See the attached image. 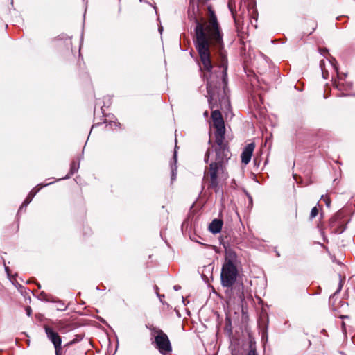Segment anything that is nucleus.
I'll list each match as a JSON object with an SVG mask.
<instances>
[{
  "instance_id": "1",
  "label": "nucleus",
  "mask_w": 355,
  "mask_h": 355,
  "mask_svg": "<svg viewBox=\"0 0 355 355\" xmlns=\"http://www.w3.org/2000/svg\"><path fill=\"white\" fill-rule=\"evenodd\" d=\"M220 57V63L219 65L214 67L211 64V68L209 70L203 69L202 62L200 64V69L203 73V77L207 80V90L208 94V101L211 110L216 107L217 100L216 98V90L218 85H220L222 80L224 85H226V71L227 69V60L225 52L219 53ZM200 62H202L200 60ZM211 119L213 125L216 128L215 133L216 141L219 144L222 142V139L225 138V128L224 121L220 112L216 109L211 112Z\"/></svg>"
},
{
  "instance_id": "13",
  "label": "nucleus",
  "mask_w": 355,
  "mask_h": 355,
  "mask_svg": "<svg viewBox=\"0 0 355 355\" xmlns=\"http://www.w3.org/2000/svg\"><path fill=\"white\" fill-rule=\"evenodd\" d=\"M32 200L33 198L28 195V196L22 203L21 206L20 207L19 209L21 210L24 207H26L32 201Z\"/></svg>"
},
{
  "instance_id": "2",
  "label": "nucleus",
  "mask_w": 355,
  "mask_h": 355,
  "mask_svg": "<svg viewBox=\"0 0 355 355\" xmlns=\"http://www.w3.org/2000/svg\"><path fill=\"white\" fill-rule=\"evenodd\" d=\"M237 265L236 254L232 252H227L220 273V281L223 287L230 288L235 284L239 275Z\"/></svg>"
},
{
  "instance_id": "23",
  "label": "nucleus",
  "mask_w": 355,
  "mask_h": 355,
  "mask_svg": "<svg viewBox=\"0 0 355 355\" xmlns=\"http://www.w3.org/2000/svg\"><path fill=\"white\" fill-rule=\"evenodd\" d=\"M58 309H60V310H64L65 307H64V304H62V307L58 308Z\"/></svg>"
},
{
  "instance_id": "8",
  "label": "nucleus",
  "mask_w": 355,
  "mask_h": 355,
  "mask_svg": "<svg viewBox=\"0 0 355 355\" xmlns=\"http://www.w3.org/2000/svg\"><path fill=\"white\" fill-rule=\"evenodd\" d=\"M345 74L338 73V80H335L334 85L338 90H347L352 87L350 83L345 82Z\"/></svg>"
},
{
  "instance_id": "22",
  "label": "nucleus",
  "mask_w": 355,
  "mask_h": 355,
  "mask_svg": "<svg viewBox=\"0 0 355 355\" xmlns=\"http://www.w3.org/2000/svg\"><path fill=\"white\" fill-rule=\"evenodd\" d=\"M341 288H342V283H341V282H340L338 289L337 292H339L341 290Z\"/></svg>"
},
{
  "instance_id": "19",
  "label": "nucleus",
  "mask_w": 355,
  "mask_h": 355,
  "mask_svg": "<svg viewBox=\"0 0 355 355\" xmlns=\"http://www.w3.org/2000/svg\"><path fill=\"white\" fill-rule=\"evenodd\" d=\"M26 312L28 316H31L32 313V309L30 306L26 307Z\"/></svg>"
},
{
  "instance_id": "3",
  "label": "nucleus",
  "mask_w": 355,
  "mask_h": 355,
  "mask_svg": "<svg viewBox=\"0 0 355 355\" xmlns=\"http://www.w3.org/2000/svg\"><path fill=\"white\" fill-rule=\"evenodd\" d=\"M228 177L226 166L210 163L205 169L203 180L208 182L209 188L218 191L220 184L226 181Z\"/></svg>"
},
{
  "instance_id": "5",
  "label": "nucleus",
  "mask_w": 355,
  "mask_h": 355,
  "mask_svg": "<svg viewBox=\"0 0 355 355\" xmlns=\"http://www.w3.org/2000/svg\"><path fill=\"white\" fill-rule=\"evenodd\" d=\"M224 139H222V142L218 143L216 141L218 146L215 149L216 157L215 160L211 162V164H216V165H221L222 166H226L227 162L230 159L231 153L229 149L226 147L224 144Z\"/></svg>"
},
{
  "instance_id": "7",
  "label": "nucleus",
  "mask_w": 355,
  "mask_h": 355,
  "mask_svg": "<svg viewBox=\"0 0 355 355\" xmlns=\"http://www.w3.org/2000/svg\"><path fill=\"white\" fill-rule=\"evenodd\" d=\"M254 147V144L250 143L244 148L241 153V161L243 164H248L250 162Z\"/></svg>"
},
{
  "instance_id": "16",
  "label": "nucleus",
  "mask_w": 355,
  "mask_h": 355,
  "mask_svg": "<svg viewBox=\"0 0 355 355\" xmlns=\"http://www.w3.org/2000/svg\"><path fill=\"white\" fill-rule=\"evenodd\" d=\"M322 199H323L324 202H325L327 207H330V204H331V200L329 198V197L327 196H324L323 195L322 196Z\"/></svg>"
},
{
  "instance_id": "6",
  "label": "nucleus",
  "mask_w": 355,
  "mask_h": 355,
  "mask_svg": "<svg viewBox=\"0 0 355 355\" xmlns=\"http://www.w3.org/2000/svg\"><path fill=\"white\" fill-rule=\"evenodd\" d=\"M44 328L48 339L54 345L55 351H61L62 340L59 334L47 325H45Z\"/></svg>"
},
{
  "instance_id": "12",
  "label": "nucleus",
  "mask_w": 355,
  "mask_h": 355,
  "mask_svg": "<svg viewBox=\"0 0 355 355\" xmlns=\"http://www.w3.org/2000/svg\"><path fill=\"white\" fill-rule=\"evenodd\" d=\"M78 168L79 165L77 164L75 162H73L71 164L70 175H72L74 173H76L78 171Z\"/></svg>"
},
{
  "instance_id": "21",
  "label": "nucleus",
  "mask_w": 355,
  "mask_h": 355,
  "mask_svg": "<svg viewBox=\"0 0 355 355\" xmlns=\"http://www.w3.org/2000/svg\"><path fill=\"white\" fill-rule=\"evenodd\" d=\"M342 331L344 334H346V326L344 322H342Z\"/></svg>"
},
{
  "instance_id": "17",
  "label": "nucleus",
  "mask_w": 355,
  "mask_h": 355,
  "mask_svg": "<svg viewBox=\"0 0 355 355\" xmlns=\"http://www.w3.org/2000/svg\"><path fill=\"white\" fill-rule=\"evenodd\" d=\"M228 7L231 12H233L234 8H235V2L233 0H229Z\"/></svg>"
},
{
  "instance_id": "27",
  "label": "nucleus",
  "mask_w": 355,
  "mask_h": 355,
  "mask_svg": "<svg viewBox=\"0 0 355 355\" xmlns=\"http://www.w3.org/2000/svg\"><path fill=\"white\" fill-rule=\"evenodd\" d=\"M174 288H175V290H178V289H179V288H178V286H174Z\"/></svg>"
},
{
  "instance_id": "18",
  "label": "nucleus",
  "mask_w": 355,
  "mask_h": 355,
  "mask_svg": "<svg viewBox=\"0 0 355 355\" xmlns=\"http://www.w3.org/2000/svg\"><path fill=\"white\" fill-rule=\"evenodd\" d=\"M209 155H210V150L208 149L205 153V162L206 163L208 162V160H209Z\"/></svg>"
},
{
  "instance_id": "11",
  "label": "nucleus",
  "mask_w": 355,
  "mask_h": 355,
  "mask_svg": "<svg viewBox=\"0 0 355 355\" xmlns=\"http://www.w3.org/2000/svg\"><path fill=\"white\" fill-rule=\"evenodd\" d=\"M49 184H42V185H38L37 187L33 188L28 193V196L33 198L34 196L36 195V193L40 191V189L43 187H45V186H47Z\"/></svg>"
},
{
  "instance_id": "10",
  "label": "nucleus",
  "mask_w": 355,
  "mask_h": 355,
  "mask_svg": "<svg viewBox=\"0 0 355 355\" xmlns=\"http://www.w3.org/2000/svg\"><path fill=\"white\" fill-rule=\"evenodd\" d=\"M177 152L174 151L173 163L171 164V182H173L176 179L177 175Z\"/></svg>"
},
{
  "instance_id": "9",
  "label": "nucleus",
  "mask_w": 355,
  "mask_h": 355,
  "mask_svg": "<svg viewBox=\"0 0 355 355\" xmlns=\"http://www.w3.org/2000/svg\"><path fill=\"white\" fill-rule=\"evenodd\" d=\"M223 221L219 219H214L209 226V230L213 234H218L221 231Z\"/></svg>"
},
{
  "instance_id": "26",
  "label": "nucleus",
  "mask_w": 355,
  "mask_h": 355,
  "mask_svg": "<svg viewBox=\"0 0 355 355\" xmlns=\"http://www.w3.org/2000/svg\"><path fill=\"white\" fill-rule=\"evenodd\" d=\"M5 270H6V271L7 272V273L8 274V270H9L8 268V267H6V268H5Z\"/></svg>"
},
{
  "instance_id": "15",
  "label": "nucleus",
  "mask_w": 355,
  "mask_h": 355,
  "mask_svg": "<svg viewBox=\"0 0 355 355\" xmlns=\"http://www.w3.org/2000/svg\"><path fill=\"white\" fill-rule=\"evenodd\" d=\"M246 355H258L256 352V349L254 347H252V345H250V350L249 352L247 353Z\"/></svg>"
},
{
  "instance_id": "29",
  "label": "nucleus",
  "mask_w": 355,
  "mask_h": 355,
  "mask_svg": "<svg viewBox=\"0 0 355 355\" xmlns=\"http://www.w3.org/2000/svg\"><path fill=\"white\" fill-rule=\"evenodd\" d=\"M204 114L207 116L208 115V112H207V111H206V112L204 113Z\"/></svg>"
},
{
  "instance_id": "31",
  "label": "nucleus",
  "mask_w": 355,
  "mask_h": 355,
  "mask_svg": "<svg viewBox=\"0 0 355 355\" xmlns=\"http://www.w3.org/2000/svg\"><path fill=\"white\" fill-rule=\"evenodd\" d=\"M69 176H70L69 175H67L65 177V178H69Z\"/></svg>"
},
{
  "instance_id": "28",
  "label": "nucleus",
  "mask_w": 355,
  "mask_h": 355,
  "mask_svg": "<svg viewBox=\"0 0 355 355\" xmlns=\"http://www.w3.org/2000/svg\"><path fill=\"white\" fill-rule=\"evenodd\" d=\"M322 63H323V60H322V61L320 62V67H322Z\"/></svg>"
},
{
  "instance_id": "20",
  "label": "nucleus",
  "mask_w": 355,
  "mask_h": 355,
  "mask_svg": "<svg viewBox=\"0 0 355 355\" xmlns=\"http://www.w3.org/2000/svg\"><path fill=\"white\" fill-rule=\"evenodd\" d=\"M109 125L111 126V128H112L113 127H114L115 128L119 126V123H116V122H110L109 123Z\"/></svg>"
},
{
  "instance_id": "24",
  "label": "nucleus",
  "mask_w": 355,
  "mask_h": 355,
  "mask_svg": "<svg viewBox=\"0 0 355 355\" xmlns=\"http://www.w3.org/2000/svg\"><path fill=\"white\" fill-rule=\"evenodd\" d=\"M340 318H342V319H343V318H348V316L347 315H340Z\"/></svg>"
},
{
  "instance_id": "4",
  "label": "nucleus",
  "mask_w": 355,
  "mask_h": 355,
  "mask_svg": "<svg viewBox=\"0 0 355 355\" xmlns=\"http://www.w3.org/2000/svg\"><path fill=\"white\" fill-rule=\"evenodd\" d=\"M146 327L150 331L151 337L154 338L152 343L161 354H166L172 351L169 338L162 330L150 324L146 325Z\"/></svg>"
},
{
  "instance_id": "25",
  "label": "nucleus",
  "mask_w": 355,
  "mask_h": 355,
  "mask_svg": "<svg viewBox=\"0 0 355 355\" xmlns=\"http://www.w3.org/2000/svg\"><path fill=\"white\" fill-rule=\"evenodd\" d=\"M55 355H60V351H55Z\"/></svg>"
},
{
  "instance_id": "14",
  "label": "nucleus",
  "mask_w": 355,
  "mask_h": 355,
  "mask_svg": "<svg viewBox=\"0 0 355 355\" xmlns=\"http://www.w3.org/2000/svg\"><path fill=\"white\" fill-rule=\"evenodd\" d=\"M318 208L316 207H313L311 211V213H310V218L313 219L318 215Z\"/></svg>"
},
{
  "instance_id": "30",
  "label": "nucleus",
  "mask_w": 355,
  "mask_h": 355,
  "mask_svg": "<svg viewBox=\"0 0 355 355\" xmlns=\"http://www.w3.org/2000/svg\"><path fill=\"white\" fill-rule=\"evenodd\" d=\"M159 32H162V27L159 28Z\"/></svg>"
}]
</instances>
